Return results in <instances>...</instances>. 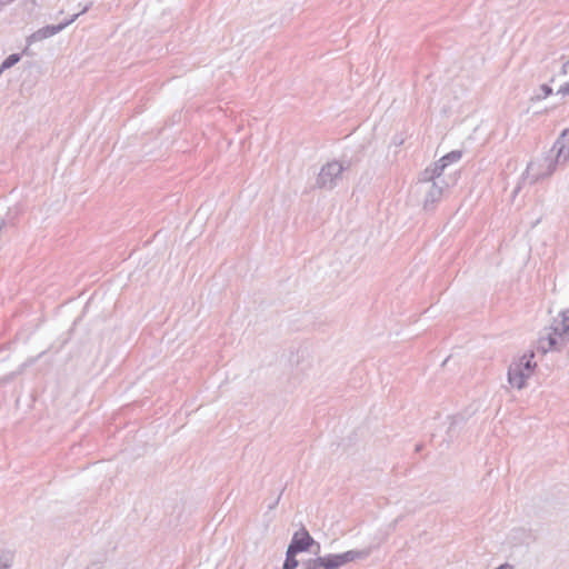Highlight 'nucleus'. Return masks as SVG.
Segmentation results:
<instances>
[{
  "instance_id": "18",
  "label": "nucleus",
  "mask_w": 569,
  "mask_h": 569,
  "mask_svg": "<svg viewBox=\"0 0 569 569\" xmlns=\"http://www.w3.org/2000/svg\"><path fill=\"white\" fill-rule=\"evenodd\" d=\"M451 419H452V420H451L450 427H449V429H448V433H450V432L453 430L455 426H456L458 422H460V421H462V420H463V419H462V417H458V416L452 417Z\"/></svg>"
},
{
  "instance_id": "23",
  "label": "nucleus",
  "mask_w": 569,
  "mask_h": 569,
  "mask_svg": "<svg viewBox=\"0 0 569 569\" xmlns=\"http://www.w3.org/2000/svg\"><path fill=\"white\" fill-rule=\"evenodd\" d=\"M393 143H395L396 146H398V147H399V146H401V144L403 143V138H401V137H395V138H393Z\"/></svg>"
},
{
  "instance_id": "13",
  "label": "nucleus",
  "mask_w": 569,
  "mask_h": 569,
  "mask_svg": "<svg viewBox=\"0 0 569 569\" xmlns=\"http://www.w3.org/2000/svg\"><path fill=\"white\" fill-rule=\"evenodd\" d=\"M297 552H293L289 549L286 551V559L282 565V569H296L299 566V560L297 559Z\"/></svg>"
},
{
  "instance_id": "20",
  "label": "nucleus",
  "mask_w": 569,
  "mask_h": 569,
  "mask_svg": "<svg viewBox=\"0 0 569 569\" xmlns=\"http://www.w3.org/2000/svg\"><path fill=\"white\" fill-rule=\"evenodd\" d=\"M559 94L568 96L569 94V82H566L563 86H561L558 90Z\"/></svg>"
},
{
  "instance_id": "9",
  "label": "nucleus",
  "mask_w": 569,
  "mask_h": 569,
  "mask_svg": "<svg viewBox=\"0 0 569 569\" xmlns=\"http://www.w3.org/2000/svg\"><path fill=\"white\" fill-rule=\"evenodd\" d=\"M447 164L445 162H439V160L437 162H435V166L432 169H429L427 168L425 171H423V178L421 180V182H430V181H436V179H438L445 171Z\"/></svg>"
},
{
  "instance_id": "10",
  "label": "nucleus",
  "mask_w": 569,
  "mask_h": 569,
  "mask_svg": "<svg viewBox=\"0 0 569 569\" xmlns=\"http://www.w3.org/2000/svg\"><path fill=\"white\" fill-rule=\"evenodd\" d=\"M22 54H24V56H29L30 54V50H29L28 47H26L23 49L22 53H11V54H9L2 61V63L0 64V74H2L3 71H6L7 69H10L13 66H16L21 60Z\"/></svg>"
},
{
  "instance_id": "1",
  "label": "nucleus",
  "mask_w": 569,
  "mask_h": 569,
  "mask_svg": "<svg viewBox=\"0 0 569 569\" xmlns=\"http://www.w3.org/2000/svg\"><path fill=\"white\" fill-rule=\"evenodd\" d=\"M551 152H556L555 156L545 157L542 163L530 162L528 164L527 173L531 176L532 183L550 177L555 172L558 163L569 160V129L561 131L553 143Z\"/></svg>"
},
{
  "instance_id": "25",
  "label": "nucleus",
  "mask_w": 569,
  "mask_h": 569,
  "mask_svg": "<svg viewBox=\"0 0 569 569\" xmlns=\"http://www.w3.org/2000/svg\"><path fill=\"white\" fill-rule=\"evenodd\" d=\"M421 449H422V445H417V446H416V451H417V452H419Z\"/></svg>"
},
{
  "instance_id": "8",
  "label": "nucleus",
  "mask_w": 569,
  "mask_h": 569,
  "mask_svg": "<svg viewBox=\"0 0 569 569\" xmlns=\"http://www.w3.org/2000/svg\"><path fill=\"white\" fill-rule=\"evenodd\" d=\"M442 194V187H440L437 181H431L425 196L423 209L426 211H432L436 204L441 200Z\"/></svg>"
},
{
  "instance_id": "17",
  "label": "nucleus",
  "mask_w": 569,
  "mask_h": 569,
  "mask_svg": "<svg viewBox=\"0 0 569 569\" xmlns=\"http://www.w3.org/2000/svg\"><path fill=\"white\" fill-rule=\"evenodd\" d=\"M18 373L19 372H11V373L6 375L4 377L0 378V385H6V383L12 381Z\"/></svg>"
},
{
  "instance_id": "16",
  "label": "nucleus",
  "mask_w": 569,
  "mask_h": 569,
  "mask_svg": "<svg viewBox=\"0 0 569 569\" xmlns=\"http://www.w3.org/2000/svg\"><path fill=\"white\" fill-rule=\"evenodd\" d=\"M359 161H360L359 157H356L355 159L353 158L348 159L346 156H343L341 161H338V162H339V166L342 167V172H343L346 170H349L355 163H357Z\"/></svg>"
},
{
  "instance_id": "21",
  "label": "nucleus",
  "mask_w": 569,
  "mask_h": 569,
  "mask_svg": "<svg viewBox=\"0 0 569 569\" xmlns=\"http://www.w3.org/2000/svg\"><path fill=\"white\" fill-rule=\"evenodd\" d=\"M568 71H569V60L562 64L560 74L566 76L568 73Z\"/></svg>"
},
{
  "instance_id": "7",
  "label": "nucleus",
  "mask_w": 569,
  "mask_h": 569,
  "mask_svg": "<svg viewBox=\"0 0 569 569\" xmlns=\"http://www.w3.org/2000/svg\"><path fill=\"white\" fill-rule=\"evenodd\" d=\"M529 378V373L523 370V367H520L516 361H513L508 369V381L509 383L517 388L522 389L526 386V380Z\"/></svg>"
},
{
  "instance_id": "15",
  "label": "nucleus",
  "mask_w": 569,
  "mask_h": 569,
  "mask_svg": "<svg viewBox=\"0 0 569 569\" xmlns=\"http://www.w3.org/2000/svg\"><path fill=\"white\" fill-rule=\"evenodd\" d=\"M550 94H552V88L549 84H541L539 88V93L531 97V101H539L541 99H546Z\"/></svg>"
},
{
  "instance_id": "5",
  "label": "nucleus",
  "mask_w": 569,
  "mask_h": 569,
  "mask_svg": "<svg viewBox=\"0 0 569 569\" xmlns=\"http://www.w3.org/2000/svg\"><path fill=\"white\" fill-rule=\"evenodd\" d=\"M313 545H317V547L319 548V543L315 541V539L311 537L306 527L302 526L298 531L293 533L287 549L297 553H301L310 551Z\"/></svg>"
},
{
  "instance_id": "22",
  "label": "nucleus",
  "mask_w": 569,
  "mask_h": 569,
  "mask_svg": "<svg viewBox=\"0 0 569 569\" xmlns=\"http://www.w3.org/2000/svg\"><path fill=\"white\" fill-rule=\"evenodd\" d=\"M92 4H93L92 2H89L86 6L81 7V10L79 12L80 16L87 13L90 10V8L92 7Z\"/></svg>"
},
{
  "instance_id": "24",
  "label": "nucleus",
  "mask_w": 569,
  "mask_h": 569,
  "mask_svg": "<svg viewBox=\"0 0 569 569\" xmlns=\"http://www.w3.org/2000/svg\"><path fill=\"white\" fill-rule=\"evenodd\" d=\"M280 497H281V495L277 498L274 503L269 507L270 509H273L278 505V502L280 501Z\"/></svg>"
},
{
  "instance_id": "6",
  "label": "nucleus",
  "mask_w": 569,
  "mask_h": 569,
  "mask_svg": "<svg viewBox=\"0 0 569 569\" xmlns=\"http://www.w3.org/2000/svg\"><path fill=\"white\" fill-rule=\"evenodd\" d=\"M64 28H66V23H58V24H49V26L38 29L37 31H34L32 34H30L27 38V44H28L27 47L29 48V46L34 42L42 41L47 38H50L54 34L59 33L60 31H62Z\"/></svg>"
},
{
  "instance_id": "12",
  "label": "nucleus",
  "mask_w": 569,
  "mask_h": 569,
  "mask_svg": "<svg viewBox=\"0 0 569 569\" xmlns=\"http://www.w3.org/2000/svg\"><path fill=\"white\" fill-rule=\"evenodd\" d=\"M14 553L10 550L0 549V569H11Z\"/></svg>"
},
{
  "instance_id": "4",
  "label": "nucleus",
  "mask_w": 569,
  "mask_h": 569,
  "mask_svg": "<svg viewBox=\"0 0 569 569\" xmlns=\"http://www.w3.org/2000/svg\"><path fill=\"white\" fill-rule=\"evenodd\" d=\"M342 178V167L337 160L327 162L320 169L316 179V187L320 189L331 190Z\"/></svg>"
},
{
  "instance_id": "2",
  "label": "nucleus",
  "mask_w": 569,
  "mask_h": 569,
  "mask_svg": "<svg viewBox=\"0 0 569 569\" xmlns=\"http://www.w3.org/2000/svg\"><path fill=\"white\" fill-rule=\"evenodd\" d=\"M560 319H553L546 336L538 340L537 349L542 353L560 351L569 342V308L559 313Z\"/></svg>"
},
{
  "instance_id": "3",
  "label": "nucleus",
  "mask_w": 569,
  "mask_h": 569,
  "mask_svg": "<svg viewBox=\"0 0 569 569\" xmlns=\"http://www.w3.org/2000/svg\"><path fill=\"white\" fill-rule=\"evenodd\" d=\"M368 550H349L343 553H329L325 557L310 558L302 562L301 569H338L348 562L366 559Z\"/></svg>"
},
{
  "instance_id": "19",
  "label": "nucleus",
  "mask_w": 569,
  "mask_h": 569,
  "mask_svg": "<svg viewBox=\"0 0 569 569\" xmlns=\"http://www.w3.org/2000/svg\"><path fill=\"white\" fill-rule=\"evenodd\" d=\"M78 17H80V13H74V14H72L71 17H68V19H67V20H64V21H62L61 23H66V28H67V27H68V26H70L72 22H74V21L78 19Z\"/></svg>"
},
{
  "instance_id": "11",
  "label": "nucleus",
  "mask_w": 569,
  "mask_h": 569,
  "mask_svg": "<svg viewBox=\"0 0 569 569\" xmlns=\"http://www.w3.org/2000/svg\"><path fill=\"white\" fill-rule=\"evenodd\" d=\"M533 358H535V352L533 351H530L529 353H525L521 358H519L516 362L518 365H520V367H523V370L527 372V373H531L537 363L533 361Z\"/></svg>"
},
{
  "instance_id": "14",
  "label": "nucleus",
  "mask_w": 569,
  "mask_h": 569,
  "mask_svg": "<svg viewBox=\"0 0 569 569\" xmlns=\"http://www.w3.org/2000/svg\"><path fill=\"white\" fill-rule=\"evenodd\" d=\"M462 152L460 150H452L439 159V162H445L447 167L461 159Z\"/></svg>"
}]
</instances>
